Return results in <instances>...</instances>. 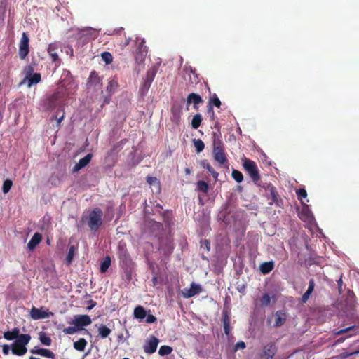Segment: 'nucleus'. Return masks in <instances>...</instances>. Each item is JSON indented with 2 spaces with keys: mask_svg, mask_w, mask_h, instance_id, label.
<instances>
[{
  "mask_svg": "<svg viewBox=\"0 0 359 359\" xmlns=\"http://www.w3.org/2000/svg\"><path fill=\"white\" fill-rule=\"evenodd\" d=\"M182 72H184V79L187 81V88H196L199 90H210L208 83L205 81H200L198 74L196 72V69L191 66L187 65L184 67Z\"/></svg>",
  "mask_w": 359,
  "mask_h": 359,
  "instance_id": "nucleus-1",
  "label": "nucleus"
},
{
  "mask_svg": "<svg viewBox=\"0 0 359 359\" xmlns=\"http://www.w3.org/2000/svg\"><path fill=\"white\" fill-rule=\"evenodd\" d=\"M32 337L29 334H21L20 337L11 344V351L13 355L22 356L27 352V345Z\"/></svg>",
  "mask_w": 359,
  "mask_h": 359,
  "instance_id": "nucleus-2",
  "label": "nucleus"
},
{
  "mask_svg": "<svg viewBox=\"0 0 359 359\" xmlns=\"http://www.w3.org/2000/svg\"><path fill=\"white\" fill-rule=\"evenodd\" d=\"M242 161L245 171L249 175L254 183L257 184L259 181L260 177L256 163L245 157Z\"/></svg>",
  "mask_w": 359,
  "mask_h": 359,
  "instance_id": "nucleus-3",
  "label": "nucleus"
},
{
  "mask_svg": "<svg viewBox=\"0 0 359 359\" xmlns=\"http://www.w3.org/2000/svg\"><path fill=\"white\" fill-rule=\"evenodd\" d=\"M102 210L99 208H94L89 213L88 225L90 230L97 231L102 224Z\"/></svg>",
  "mask_w": 359,
  "mask_h": 359,
  "instance_id": "nucleus-4",
  "label": "nucleus"
},
{
  "mask_svg": "<svg viewBox=\"0 0 359 359\" xmlns=\"http://www.w3.org/2000/svg\"><path fill=\"white\" fill-rule=\"evenodd\" d=\"M275 188L273 187H271V210L274 209L273 216L276 218H278V214H281L283 210V199L280 196L276 194L274 191Z\"/></svg>",
  "mask_w": 359,
  "mask_h": 359,
  "instance_id": "nucleus-5",
  "label": "nucleus"
},
{
  "mask_svg": "<svg viewBox=\"0 0 359 359\" xmlns=\"http://www.w3.org/2000/svg\"><path fill=\"white\" fill-rule=\"evenodd\" d=\"M213 156L216 161L220 165L227 163V159L224 153V145L222 141L215 140L213 144Z\"/></svg>",
  "mask_w": 359,
  "mask_h": 359,
  "instance_id": "nucleus-6",
  "label": "nucleus"
},
{
  "mask_svg": "<svg viewBox=\"0 0 359 359\" xmlns=\"http://www.w3.org/2000/svg\"><path fill=\"white\" fill-rule=\"evenodd\" d=\"M118 256L120 260V266L122 268H127L132 264V259L128 250L125 243L120 242L118 244Z\"/></svg>",
  "mask_w": 359,
  "mask_h": 359,
  "instance_id": "nucleus-7",
  "label": "nucleus"
},
{
  "mask_svg": "<svg viewBox=\"0 0 359 359\" xmlns=\"http://www.w3.org/2000/svg\"><path fill=\"white\" fill-rule=\"evenodd\" d=\"M29 38L26 32H22L19 43L18 55L20 60H25L29 53Z\"/></svg>",
  "mask_w": 359,
  "mask_h": 359,
  "instance_id": "nucleus-8",
  "label": "nucleus"
},
{
  "mask_svg": "<svg viewBox=\"0 0 359 359\" xmlns=\"http://www.w3.org/2000/svg\"><path fill=\"white\" fill-rule=\"evenodd\" d=\"M91 323V318L88 315H75L70 324L76 325V327L78 328L80 331H87L83 328V327H86L90 325Z\"/></svg>",
  "mask_w": 359,
  "mask_h": 359,
  "instance_id": "nucleus-9",
  "label": "nucleus"
},
{
  "mask_svg": "<svg viewBox=\"0 0 359 359\" xmlns=\"http://www.w3.org/2000/svg\"><path fill=\"white\" fill-rule=\"evenodd\" d=\"M269 305V293L264 292L262 296H257L254 299L255 311L261 312L265 307Z\"/></svg>",
  "mask_w": 359,
  "mask_h": 359,
  "instance_id": "nucleus-10",
  "label": "nucleus"
},
{
  "mask_svg": "<svg viewBox=\"0 0 359 359\" xmlns=\"http://www.w3.org/2000/svg\"><path fill=\"white\" fill-rule=\"evenodd\" d=\"M158 69V66L157 65H154L147 70L142 90H148L150 88L151 84L156 75Z\"/></svg>",
  "mask_w": 359,
  "mask_h": 359,
  "instance_id": "nucleus-11",
  "label": "nucleus"
},
{
  "mask_svg": "<svg viewBox=\"0 0 359 359\" xmlns=\"http://www.w3.org/2000/svg\"><path fill=\"white\" fill-rule=\"evenodd\" d=\"M88 88L99 89L102 87V79L95 71H92L88 81Z\"/></svg>",
  "mask_w": 359,
  "mask_h": 359,
  "instance_id": "nucleus-12",
  "label": "nucleus"
},
{
  "mask_svg": "<svg viewBox=\"0 0 359 359\" xmlns=\"http://www.w3.org/2000/svg\"><path fill=\"white\" fill-rule=\"evenodd\" d=\"M202 287L196 284L195 283H191L189 288H184L182 292V296L184 298H191L202 292Z\"/></svg>",
  "mask_w": 359,
  "mask_h": 359,
  "instance_id": "nucleus-13",
  "label": "nucleus"
},
{
  "mask_svg": "<svg viewBox=\"0 0 359 359\" xmlns=\"http://www.w3.org/2000/svg\"><path fill=\"white\" fill-rule=\"evenodd\" d=\"M63 91H55L53 95L44 101V106L47 109L55 108L60 104L58 99L62 96Z\"/></svg>",
  "mask_w": 359,
  "mask_h": 359,
  "instance_id": "nucleus-14",
  "label": "nucleus"
},
{
  "mask_svg": "<svg viewBox=\"0 0 359 359\" xmlns=\"http://www.w3.org/2000/svg\"><path fill=\"white\" fill-rule=\"evenodd\" d=\"M30 316L34 320H39L49 318L50 316H53V313L43 311V307L38 309L33 306L30 311Z\"/></svg>",
  "mask_w": 359,
  "mask_h": 359,
  "instance_id": "nucleus-15",
  "label": "nucleus"
},
{
  "mask_svg": "<svg viewBox=\"0 0 359 359\" xmlns=\"http://www.w3.org/2000/svg\"><path fill=\"white\" fill-rule=\"evenodd\" d=\"M158 343L159 340L158 338L154 336L150 337L144 345V352L148 354L154 353L156 351Z\"/></svg>",
  "mask_w": 359,
  "mask_h": 359,
  "instance_id": "nucleus-16",
  "label": "nucleus"
},
{
  "mask_svg": "<svg viewBox=\"0 0 359 359\" xmlns=\"http://www.w3.org/2000/svg\"><path fill=\"white\" fill-rule=\"evenodd\" d=\"M58 50H61V45L60 43L54 42L49 44L47 51L53 62L60 60L57 54Z\"/></svg>",
  "mask_w": 359,
  "mask_h": 359,
  "instance_id": "nucleus-17",
  "label": "nucleus"
},
{
  "mask_svg": "<svg viewBox=\"0 0 359 359\" xmlns=\"http://www.w3.org/2000/svg\"><path fill=\"white\" fill-rule=\"evenodd\" d=\"M203 99L199 95L191 93L188 95L187 98V109H189V104H193L194 109L195 110H198V104L203 103Z\"/></svg>",
  "mask_w": 359,
  "mask_h": 359,
  "instance_id": "nucleus-18",
  "label": "nucleus"
},
{
  "mask_svg": "<svg viewBox=\"0 0 359 359\" xmlns=\"http://www.w3.org/2000/svg\"><path fill=\"white\" fill-rule=\"evenodd\" d=\"M29 351L32 354L39 355L40 356L51 359L55 358V354L49 349L34 347V348L30 349Z\"/></svg>",
  "mask_w": 359,
  "mask_h": 359,
  "instance_id": "nucleus-19",
  "label": "nucleus"
},
{
  "mask_svg": "<svg viewBox=\"0 0 359 359\" xmlns=\"http://www.w3.org/2000/svg\"><path fill=\"white\" fill-rule=\"evenodd\" d=\"M93 157L92 154H88L83 158H81L77 163L74 166L72 172H76L86 167L91 161Z\"/></svg>",
  "mask_w": 359,
  "mask_h": 359,
  "instance_id": "nucleus-20",
  "label": "nucleus"
},
{
  "mask_svg": "<svg viewBox=\"0 0 359 359\" xmlns=\"http://www.w3.org/2000/svg\"><path fill=\"white\" fill-rule=\"evenodd\" d=\"M174 246L172 242L168 239L161 241L160 243V250H161L164 255L168 256L172 253Z\"/></svg>",
  "mask_w": 359,
  "mask_h": 359,
  "instance_id": "nucleus-21",
  "label": "nucleus"
},
{
  "mask_svg": "<svg viewBox=\"0 0 359 359\" xmlns=\"http://www.w3.org/2000/svg\"><path fill=\"white\" fill-rule=\"evenodd\" d=\"M42 239V236L39 233H35L30 241L27 243V248L29 250L32 251L40 243Z\"/></svg>",
  "mask_w": 359,
  "mask_h": 359,
  "instance_id": "nucleus-22",
  "label": "nucleus"
},
{
  "mask_svg": "<svg viewBox=\"0 0 359 359\" xmlns=\"http://www.w3.org/2000/svg\"><path fill=\"white\" fill-rule=\"evenodd\" d=\"M222 323L224 327V332L226 336H229L231 332L230 327V317L227 311H224L222 314Z\"/></svg>",
  "mask_w": 359,
  "mask_h": 359,
  "instance_id": "nucleus-23",
  "label": "nucleus"
},
{
  "mask_svg": "<svg viewBox=\"0 0 359 359\" xmlns=\"http://www.w3.org/2000/svg\"><path fill=\"white\" fill-rule=\"evenodd\" d=\"M20 334L19 328L15 327L11 331L4 332L3 336L5 339L11 341L13 339L17 340V339L20 337Z\"/></svg>",
  "mask_w": 359,
  "mask_h": 359,
  "instance_id": "nucleus-24",
  "label": "nucleus"
},
{
  "mask_svg": "<svg viewBox=\"0 0 359 359\" xmlns=\"http://www.w3.org/2000/svg\"><path fill=\"white\" fill-rule=\"evenodd\" d=\"M221 104V101L217 95L215 93L212 94L208 102V111H212L213 106L219 108Z\"/></svg>",
  "mask_w": 359,
  "mask_h": 359,
  "instance_id": "nucleus-25",
  "label": "nucleus"
},
{
  "mask_svg": "<svg viewBox=\"0 0 359 359\" xmlns=\"http://www.w3.org/2000/svg\"><path fill=\"white\" fill-rule=\"evenodd\" d=\"M286 313L282 311H278L276 313V319L274 325L280 327L285 324L286 321Z\"/></svg>",
  "mask_w": 359,
  "mask_h": 359,
  "instance_id": "nucleus-26",
  "label": "nucleus"
},
{
  "mask_svg": "<svg viewBox=\"0 0 359 359\" xmlns=\"http://www.w3.org/2000/svg\"><path fill=\"white\" fill-rule=\"evenodd\" d=\"M41 81V74L39 73H34L26 76L25 81L27 82L28 87H31L32 84H36Z\"/></svg>",
  "mask_w": 359,
  "mask_h": 359,
  "instance_id": "nucleus-27",
  "label": "nucleus"
},
{
  "mask_svg": "<svg viewBox=\"0 0 359 359\" xmlns=\"http://www.w3.org/2000/svg\"><path fill=\"white\" fill-rule=\"evenodd\" d=\"M201 166H202L203 168H205L213 177V178L217 180L218 178V172H217L210 165V164L208 163V161L205 159L202 160L200 162Z\"/></svg>",
  "mask_w": 359,
  "mask_h": 359,
  "instance_id": "nucleus-28",
  "label": "nucleus"
},
{
  "mask_svg": "<svg viewBox=\"0 0 359 359\" xmlns=\"http://www.w3.org/2000/svg\"><path fill=\"white\" fill-rule=\"evenodd\" d=\"M133 316L138 320H142L147 316L146 310L143 306H137L134 309Z\"/></svg>",
  "mask_w": 359,
  "mask_h": 359,
  "instance_id": "nucleus-29",
  "label": "nucleus"
},
{
  "mask_svg": "<svg viewBox=\"0 0 359 359\" xmlns=\"http://www.w3.org/2000/svg\"><path fill=\"white\" fill-rule=\"evenodd\" d=\"M111 257L109 256H106L104 259L101 262L100 265V271L102 273H105L111 265Z\"/></svg>",
  "mask_w": 359,
  "mask_h": 359,
  "instance_id": "nucleus-30",
  "label": "nucleus"
},
{
  "mask_svg": "<svg viewBox=\"0 0 359 359\" xmlns=\"http://www.w3.org/2000/svg\"><path fill=\"white\" fill-rule=\"evenodd\" d=\"M97 331H98L99 336H100V337L102 339L107 338L111 334V329L107 327L104 324H100V326L98 327V330Z\"/></svg>",
  "mask_w": 359,
  "mask_h": 359,
  "instance_id": "nucleus-31",
  "label": "nucleus"
},
{
  "mask_svg": "<svg viewBox=\"0 0 359 359\" xmlns=\"http://www.w3.org/2000/svg\"><path fill=\"white\" fill-rule=\"evenodd\" d=\"M88 342L84 338H80L78 341L74 342V348L78 351H83Z\"/></svg>",
  "mask_w": 359,
  "mask_h": 359,
  "instance_id": "nucleus-32",
  "label": "nucleus"
},
{
  "mask_svg": "<svg viewBox=\"0 0 359 359\" xmlns=\"http://www.w3.org/2000/svg\"><path fill=\"white\" fill-rule=\"evenodd\" d=\"M72 79L68 77L67 75L66 78L61 80L59 83V88L64 90H71L73 87L71 85Z\"/></svg>",
  "mask_w": 359,
  "mask_h": 359,
  "instance_id": "nucleus-33",
  "label": "nucleus"
},
{
  "mask_svg": "<svg viewBox=\"0 0 359 359\" xmlns=\"http://www.w3.org/2000/svg\"><path fill=\"white\" fill-rule=\"evenodd\" d=\"M269 347L266 345L263 349L257 353L255 359H269Z\"/></svg>",
  "mask_w": 359,
  "mask_h": 359,
  "instance_id": "nucleus-34",
  "label": "nucleus"
},
{
  "mask_svg": "<svg viewBox=\"0 0 359 359\" xmlns=\"http://www.w3.org/2000/svg\"><path fill=\"white\" fill-rule=\"evenodd\" d=\"M39 341L45 346H49L52 344V339L45 332H41L39 333Z\"/></svg>",
  "mask_w": 359,
  "mask_h": 359,
  "instance_id": "nucleus-35",
  "label": "nucleus"
},
{
  "mask_svg": "<svg viewBox=\"0 0 359 359\" xmlns=\"http://www.w3.org/2000/svg\"><path fill=\"white\" fill-rule=\"evenodd\" d=\"M147 55V51L136 50V52L135 53V59L136 62L139 63V64L142 63L144 61Z\"/></svg>",
  "mask_w": 359,
  "mask_h": 359,
  "instance_id": "nucleus-36",
  "label": "nucleus"
},
{
  "mask_svg": "<svg viewBox=\"0 0 359 359\" xmlns=\"http://www.w3.org/2000/svg\"><path fill=\"white\" fill-rule=\"evenodd\" d=\"M202 121V116L200 114H197L194 116L192 120H191V126L194 129H197Z\"/></svg>",
  "mask_w": 359,
  "mask_h": 359,
  "instance_id": "nucleus-37",
  "label": "nucleus"
},
{
  "mask_svg": "<svg viewBox=\"0 0 359 359\" xmlns=\"http://www.w3.org/2000/svg\"><path fill=\"white\" fill-rule=\"evenodd\" d=\"M197 189L203 192L204 194H207L209 190V185L205 181L200 180L197 182Z\"/></svg>",
  "mask_w": 359,
  "mask_h": 359,
  "instance_id": "nucleus-38",
  "label": "nucleus"
},
{
  "mask_svg": "<svg viewBox=\"0 0 359 359\" xmlns=\"http://www.w3.org/2000/svg\"><path fill=\"white\" fill-rule=\"evenodd\" d=\"M74 254L75 247L74 245H71L69 248V251L65 259L67 264L69 265L72 262Z\"/></svg>",
  "mask_w": 359,
  "mask_h": 359,
  "instance_id": "nucleus-39",
  "label": "nucleus"
},
{
  "mask_svg": "<svg viewBox=\"0 0 359 359\" xmlns=\"http://www.w3.org/2000/svg\"><path fill=\"white\" fill-rule=\"evenodd\" d=\"M172 351V348L171 346L163 345L161 346L158 350V354L161 356H165L169 355Z\"/></svg>",
  "mask_w": 359,
  "mask_h": 359,
  "instance_id": "nucleus-40",
  "label": "nucleus"
},
{
  "mask_svg": "<svg viewBox=\"0 0 359 359\" xmlns=\"http://www.w3.org/2000/svg\"><path fill=\"white\" fill-rule=\"evenodd\" d=\"M146 181L150 186H156L160 189V181L156 177L147 176Z\"/></svg>",
  "mask_w": 359,
  "mask_h": 359,
  "instance_id": "nucleus-41",
  "label": "nucleus"
},
{
  "mask_svg": "<svg viewBox=\"0 0 359 359\" xmlns=\"http://www.w3.org/2000/svg\"><path fill=\"white\" fill-rule=\"evenodd\" d=\"M231 176L238 183H241L243 180V175L242 172L237 170H233Z\"/></svg>",
  "mask_w": 359,
  "mask_h": 359,
  "instance_id": "nucleus-42",
  "label": "nucleus"
},
{
  "mask_svg": "<svg viewBox=\"0 0 359 359\" xmlns=\"http://www.w3.org/2000/svg\"><path fill=\"white\" fill-rule=\"evenodd\" d=\"M101 57L103 61L105 62L107 65L111 64L113 61V56L109 52H104L101 54Z\"/></svg>",
  "mask_w": 359,
  "mask_h": 359,
  "instance_id": "nucleus-43",
  "label": "nucleus"
},
{
  "mask_svg": "<svg viewBox=\"0 0 359 359\" xmlns=\"http://www.w3.org/2000/svg\"><path fill=\"white\" fill-rule=\"evenodd\" d=\"M296 194L297 196V198L299 201H301L302 203H304L303 199H305L307 197V192H306V189L304 188H301L297 191Z\"/></svg>",
  "mask_w": 359,
  "mask_h": 359,
  "instance_id": "nucleus-44",
  "label": "nucleus"
},
{
  "mask_svg": "<svg viewBox=\"0 0 359 359\" xmlns=\"http://www.w3.org/2000/svg\"><path fill=\"white\" fill-rule=\"evenodd\" d=\"M194 146L196 149V151L198 153L201 152L204 149L205 144L201 140H200V139L194 140Z\"/></svg>",
  "mask_w": 359,
  "mask_h": 359,
  "instance_id": "nucleus-45",
  "label": "nucleus"
},
{
  "mask_svg": "<svg viewBox=\"0 0 359 359\" xmlns=\"http://www.w3.org/2000/svg\"><path fill=\"white\" fill-rule=\"evenodd\" d=\"M12 185H13V182L11 180H10L8 179L6 180L3 183V187H2L3 192L4 194H7L10 191Z\"/></svg>",
  "mask_w": 359,
  "mask_h": 359,
  "instance_id": "nucleus-46",
  "label": "nucleus"
},
{
  "mask_svg": "<svg viewBox=\"0 0 359 359\" xmlns=\"http://www.w3.org/2000/svg\"><path fill=\"white\" fill-rule=\"evenodd\" d=\"M79 331L80 330L76 327V325L69 326L63 330V332L65 334H74Z\"/></svg>",
  "mask_w": 359,
  "mask_h": 359,
  "instance_id": "nucleus-47",
  "label": "nucleus"
},
{
  "mask_svg": "<svg viewBox=\"0 0 359 359\" xmlns=\"http://www.w3.org/2000/svg\"><path fill=\"white\" fill-rule=\"evenodd\" d=\"M260 271L263 274H267L269 273V262H265L259 266Z\"/></svg>",
  "mask_w": 359,
  "mask_h": 359,
  "instance_id": "nucleus-48",
  "label": "nucleus"
},
{
  "mask_svg": "<svg viewBox=\"0 0 359 359\" xmlns=\"http://www.w3.org/2000/svg\"><path fill=\"white\" fill-rule=\"evenodd\" d=\"M118 86V81L115 78H114L109 81L107 90H115Z\"/></svg>",
  "mask_w": 359,
  "mask_h": 359,
  "instance_id": "nucleus-49",
  "label": "nucleus"
},
{
  "mask_svg": "<svg viewBox=\"0 0 359 359\" xmlns=\"http://www.w3.org/2000/svg\"><path fill=\"white\" fill-rule=\"evenodd\" d=\"M76 38L79 40H81L83 41V43H87V36L83 34L82 32H79L76 34Z\"/></svg>",
  "mask_w": 359,
  "mask_h": 359,
  "instance_id": "nucleus-50",
  "label": "nucleus"
},
{
  "mask_svg": "<svg viewBox=\"0 0 359 359\" xmlns=\"http://www.w3.org/2000/svg\"><path fill=\"white\" fill-rule=\"evenodd\" d=\"M137 51L145 50L148 52L147 47L145 45V41L142 39L138 44L137 50Z\"/></svg>",
  "mask_w": 359,
  "mask_h": 359,
  "instance_id": "nucleus-51",
  "label": "nucleus"
},
{
  "mask_svg": "<svg viewBox=\"0 0 359 359\" xmlns=\"http://www.w3.org/2000/svg\"><path fill=\"white\" fill-rule=\"evenodd\" d=\"M145 318H146L145 322L147 323H154L156 321V318L152 314L147 315V316Z\"/></svg>",
  "mask_w": 359,
  "mask_h": 359,
  "instance_id": "nucleus-52",
  "label": "nucleus"
},
{
  "mask_svg": "<svg viewBox=\"0 0 359 359\" xmlns=\"http://www.w3.org/2000/svg\"><path fill=\"white\" fill-rule=\"evenodd\" d=\"M355 329V326H350L346 328L341 329L336 332L337 334H342L344 333H346L351 330H353Z\"/></svg>",
  "mask_w": 359,
  "mask_h": 359,
  "instance_id": "nucleus-53",
  "label": "nucleus"
},
{
  "mask_svg": "<svg viewBox=\"0 0 359 359\" xmlns=\"http://www.w3.org/2000/svg\"><path fill=\"white\" fill-rule=\"evenodd\" d=\"M245 344L243 341H238L235 345V351H238L239 349H244L245 348Z\"/></svg>",
  "mask_w": 359,
  "mask_h": 359,
  "instance_id": "nucleus-54",
  "label": "nucleus"
},
{
  "mask_svg": "<svg viewBox=\"0 0 359 359\" xmlns=\"http://www.w3.org/2000/svg\"><path fill=\"white\" fill-rule=\"evenodd\" d=\"M312 292H309V291H306L304 292V294L302 295V302L305 303L308 301V299H309V297L310 295L311 294Z\"/></svg>",
  "mask_w": 359,
  "mask_h": 359,
  "instance_id": "nucleus-55",
  "label": "nucleus"
},
{
  "mask_svg": "<svg viewBox=\"0 0 359 359\" xmlns=\"http://www.w3.org/2000/svg\"><path fill=\"white\" fill-rule=\"evenodd\" d=\"M315 287V281L313 279H311L309 283V287L307 291L313 292Z\"/></svg>",
  "mask_w": 359,
  "mask_h": 359,
  "instance_id": "nucleus-56",
  "label": "nucleus"
},
{
  "mask_svg": "<svg viewBox=\"0 0 359 359\" xmlns=\"http://www.w3.org/2000/svg\"><path fill=\"white\" fill-rule=\"evenodd\" d=\"M64 116H65V112H64V109H63L62 114L59 118H57V116H55V118L57 120V127L59 128L60 126V123H61L62 121L63 120Z\"/></svg>",
  "mask_w": 359,
  "mask_h": 359,
  "instance_id": "nucleus-57",
  "label": "nucleus"
},
{
  "mask_svg": "<svg viewBox=\"0 0 359 359\" xmlns=\"http://www.w3.org/2000/svg\"><path fill=\"white\" fill-rule=\"evenodd\" d=\"M2 352L4 355H8L10 352V346L7 344H5L2 346Z\"/></svg>",
  "mask_w": 359,
  "mask_h": 359,
  "instance_id": "nucleus-58",
  "label": "nucleus"
},
{
  "mask_svg": "<svg viewBox=\"0 0 359 359\" xmlns=\"http://www.w3.org/2000/svg\"><path fill=\"white\" fill-rule=\"evenodd\" d=\"M125 141L124 140H123L120 143L116 144V145H114L113 148L111 149L110 152L111 153H113L114 151H116V150H120L121 148H120V145L121 144Z\"/></svg>",
  "mask_w": 359,
  "mask_h": 359,
  "instance_id": "nucleus-59",
  "label": "nucleus"
},
{
  "mask_svg": "<svg viewBox=\"0 0 359 359\" xmlns=\"http://www.w3.org/2000/svg\"><path fill=\"white\" fill-rule=\"evenodd\" d=\"M90 305L87 307L88 310H91L96 305V302L93 300L90 301Z\"/></svg>",
  "mask_w": 359,
  "mask_h": 359,
  "instance_id": "nucleus-60",
  "label": "nucleus"
},
{
  "mask_svg": "<svg viewBox=\"0 0 359 359\" xmlns=\"http://www.w3.org/2000/svg\"><path fill=\"white\" fill-rule=\"evenodd\" d=\"M184 172H185V174H186L187 175H190V174H191V170H190V169H189V168H186L184 169Z\"/></svg>",
  "mask_w": 359,
  "mask_h": 359,
  "instance_id": "nucleus-61",
  "label": "nucleus"
},
{
  "mask_svg": "<svg viewBox=\"0 0 359 359\" xmlns=\"http://www.w3.org/2000/svg\"><path fill=\"white\" fill-rule=\"evenodd\" d=\"M274 267V263L273 261L271 260V271L273 269Z\"/></svg>",
  "mask_w": 359,
  "mask_h": 359,
  "instance_id": "nucleus-62",
  "label": "nucleus"
},
{
  "mask_svg": "<svg viewBox=\"0 0 359 359\" xmlns=\"http://www.w3.org/2000/svg\"><path fill=\"white\" fill-rule=\"evenodd\" d=\"M210 113L212 114L211 115V118L213 120L215 118V113H214V111L212 110V111H209Z\"/></svg>",
  "mask_w": 359,
  "mask_h": 359,
  "instance_id": "nucleus-63",
  "label": "nucleus"
},
{
  "mask_svg": "<svg viewBox=\"0 0 359 359\" xmlns=\"http://www.w3.org/2000/svg\"><path fill=\"white\" fill-rule=\"evenodd\" d=\"M341 283H342V280H341V279H340V280L338 281V285H339V288H340V287H341Z\"/></svg>",
  "mask_w": 359,
  "mask_h": 359,
  "instance_id": "nucleus-64",
  "label": "nucleus"
}]
</instances>
